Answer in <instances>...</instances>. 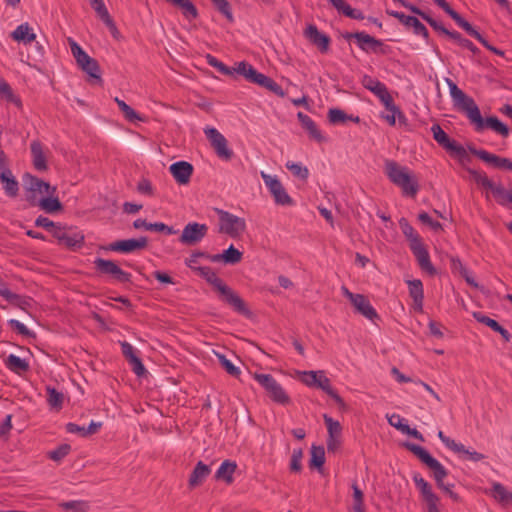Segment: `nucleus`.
I'll list each match as a JSON object with an SVG mask.
<instances>
[{"label": "nucleus", "mask_w": 512, "mask_h": 512, "mask_svg": "<svg viewBox=\"0 0 512 512\" xmlns=\"http://www.w3.org/2000/svg\"><path fill=\"white\" fill-rule=\"evenodd\" d=\"M323 419L328 431L327 450L335 453L342 445V427L339 421L334 420L327 414L323 415Z\"/></svg>", "instance_id": "nucleus-15"}, {"label": "nucleus", "mask_w": 512, "mask_h": 512, "mask_svg": "<svg viewBox=\"0 0 512 512\" xmlns=\"http://www.w3.org/2000/svg\"><path fill=\"white\" fill-rule=\"evenodd\" d=\"M90 4L102 21L110 16L103 0H90Z\"/></svg>", "instance_id": "nucleus-62"}, {"label": "nucleus", "mask_w": 512, "mask_h": 512, "mask_svg": "<svg viewBox=\"0 0 512 512\" xmlns=\"http://www.w3.org/2000/svg\"><path fill=\"white\" fill-rule=\"evenodd\" d=\"M417 259L420 268L429 275H435L436 269L430 261V256L423 243L410 248Z\"/></svg>", "instance_id": "nucleus-24"}, {"label": "nucleus", "mask_w": 512, "mask_h": 512, "mask_svg": "<svg viewBox=\"0 0 512 512\" xmlns=\"http://www.w3.org/2000/svg\"><path fill=\"white\" fill-rule=\"evenodd\" d=\"M0 296H2L5 300H7L10 304L24 309L26 305L29 304L28 299L26 297L20 296L16 293H13L9 290L7 285L0 280Z\"/></svg>", "instance_id": "nucleus-30"}, {"label": "nucleus", "mask_w": 512, "mask_h": 512, "mask_svg": "<svg viewBox=\"0 0 512 512\" xmlns=\"http://www.w3.org/2000/svg\"><path fill=\"white\" fill-rule=\"evenodd\" d=\"M206 60L210 66L216 68L220 73L224 75H233V68L226 66L223 62L219 61L211 54L206 55Z\"/></svg>", "instance_id": "nucleus-53"}, {"label": "nucleus", "mask_w": 512, "mask_h": 512, "mask_svg": "<svg viewBox=\"0 0 512 512\" xmlns=\"http://www.w3.org/2000/svg\"><path fill=\"white\" fill-rule=\"evenodd\" d=\"M70 449L71 447L68 444L60 445L58 448L48 453L49 458L54 461H60L69 454Z\"/></svg>", "instance_id": "nucleus-60"}, {"label": "nucleus", "mask_w": 512, "mask_h": 512, "mask_svg": "<svg viewBox=\"0 0 512 512\" xmlns=\"http://www.w3.org/2000/svg\"><path fill=\"white\" fill-rule=\"evenodd\" d=\"M325 463V450L323 446L311 447V458L309 461L310 468H317L320 470Z\"/></svg>", "instance_id": "nucleus-42"}, {"label": "nucleus", "mask_w": 512, "mask_h": 512, "mask_svg": "<svg viewBox=\"0 0 512 512\" xmlns=\"http://www.w3.org/2000/svg\"><path fill=\"white\" fill-rule=\"evenodd\" d=\"M297 118L300 121L302 127L309 133L310 138L317 142H322L324 140L323 135L318 129L315 122L303 112H298Z\"/></svg>", "instance_id": "nucleus-29"}, {"label": "nucleus", "mask_w": 512, "mask_h": 512, "mask_svg": "<svg viewBox=\"0 0 512 512\" xmlns=\"http://www.w3.org/2000/svg\"><path fill=\"white\" fill-rule=\"evenodd\" d=\"M69 44L73 57L82 71L89 75L90 81L102 83L101 69L98 61L90 57L81 46L73 39L69 38Z\"/></svg>", "instance_id": "nucleus-5"}, {"label": "nucleus", "mask_w": 512, "mask_h": 512, "mask_svg": "<svg viewBox=\"0 0 512 512\" xmlns=\"http://www.w3.org/2000/svg\"><path fill=\"white\" fill-rule=\"evenodd\" d=\"M319 377H322L321 382L318 383V386L316 388H319L326 392L329 396H331L335 402L339 405L340 408L345 407V404L342 400V398L333 390V388L330 385V380L326 377L324 371L320 370Z\"/></svg>", "instance_id": "nucleus-39"}, {"label": "nucleus", "mask_w": 512, "mask_h": 512, "mask_svg": "<svg viewBox=\"0 0 512 512\" xmlns=\"http://www.w3.org/2000/svg\"><path fill=\"white\" fill-rule=\"evenodd\" d=\"M409 287V295L413 299L414 308L421 312L423 309L424 291L423 284L420 280H409L407 281Z\"/></svg>", "instance_id": "nucleus-28"}, {"label": "nucleus", "mask_w": 512, "mask_h": 512, "mask_svg": "<svg viewBox=\"0 0 512 512\" xmlns=\"http://www.w3.org/2000/svg\"><path fill=\"white\" fill-rule=\"evenodd\" d=\"M257 72L251 64L245 61L239 62L236 64V67H233V75L235 73L242 75L250 83L253 82Z\"/></svg>", "instance_id": "nucleus-41"}, {"label": "nucleus", "mask_w": 512, "mask_h": 512, "mask_svg": "<svg viewBox=\"0 0 512 512\" xmlns=\"http://www.w3.org/2000/svg\"><path fill=\"white\" fill-rule=\"evenodd\" d=\"M47 392V401L49 405L53 408H61L64 401V395L62 392H59L54 387L47 386L46 387Z\"/></svg>", "instance_id": "nucleus-48"}, {"label": "nucleus", "mask_w": 512, "mask_h": 512, "mask_svg": "<svg viewBox=\"0 0 512 512\" xmlns=\"http://www.w3.org/2000/svg\"><path fill=\"white\" fill-rule=\"evenodd\" d=\"M400 228L403 234L407 237L410 242V248L422 243V240L414 228L409 224L407 219L401 218L399 221Z\"/></svg>", "instance_id": "nucleus-38"}, {"label": "nucleus", "mask_w": 512, "mask_h": 512, "mask_svg": "<svg viewBox=\"0 0 512 512\" xmlns=\"http://www.w3.org/2000/svg\"><path fill=\"white\" fill-rule=\"evenodd\" d=\"M385 171L391 182L402 189L404 195L414 197L417 194L419 190L418 182L411 176L406 167H401L397 162L391 160L386 161Z\"/></svg>", "instance_id": "nucleus-4"}, {"label": "nucleus", "mask_w": 512, "mask_h": 512, "mask_svg": "<svg viewBox=\"0 0 512 512\" xmlns=\"http://www.w3.org/2000/svg\"><path fill=\"white\" fill-rule=\"evenodd\" d=\"M387 13L390 16L398 19L403 25L412 27L415 34L422 35L425 39H428L429 32L427 28L418 20V18L414 16H407L404 13L398 11H387Z\"/></svg>", "instance_id": "nucleus-22"}, {"label": "nucleus", "mask_w": 512, "mask_h": 512, "mask_svg": "<svg viewBox=\"0 0 512 512\" xmlns=\"http://www.w3.org/2000/svg\"><path fill=\"white\" fill-rule=\"evenodd\" d=\"M385 108L389 111L388 114L383 115V118L391 125H395L396 117H398L400 122H405L406 118L404 114L400 111V109L395 105L393 98L391 97V105L385 106Z\"/></svg>", "instance_id": "nucleus-45"}, {"label": "nucleus", "mask_w": 512, "mask_h": 512, "mask_svg": "<svg viewBox=\"0 0 512 512\" xmlns=\"http://www.w3.org/2000/svg\"><path fill=\"white\" fill-rule=\"evenodd\" d=\"M59 507L68 512H87L89 505L86 501L73 500L62 502Z\"/></svg>", "instance_id": "nucleus-49"}, {"label": "nucleus", "mask_w": 512, "mask_h": 512, "mask_svg": "<svg viewBox=\"0 0 512 512\" xmlns=\"http://www.w3.org/2000/svg\"><path fill=\"white\" fill-rule=\"evenodd\" d=\"M219 217V232L233 239L239 238L246 230V221L228 211L216 209Z\"/></svg>", "instance_id": "nucleus-7"}, {"label": "nucleus", "mask_w": 512, "mask_h": 512, "mask_svg": "<svg viewBox=\"0 0 512 512\" xmlns=\"http://www.w3.org/2000/svg\"><path fill=\"white\" fill-rule=\"evenodd\" d=\"M211 470L208 465L199 461L194 467L188 480V486L190 489H194L204 483L206 478L209 476Z\"/></svg>", "instance_id": "nucleus-26"}, {"label": "nucleus", "mask_w": 512, "mask_h": 512, "mask_svg": "<svg viewBox=\"0 0 512 512\" xmlns=\"http://www.w3.org/2000/svg\"><path fill=\"white\" fill-rule=\"evenodd\" d=\"M9 326L16 330L20 335L26 336V337H35V334L30 331L23 323L16 319H11L8 321Z\"/></svg>", "instance_id": "nucleus-63"}, {"label": "nucleus", "mask_w": 512, "mask_h": 512, "mask_svg": "<svg viewBox=\"0 0 512 512\" xmlns=\"http://www.w3.org/2000/svg\"><path fill=\"white\" fill-rule=\"evenodd\" d=\"M354 512H366L363 492L354 486Z\"/></svg>", "instance_id": "nucleus-64"}, {"label": "nucleus", "mask_w": 512, "mask_h": 512, "mask_svg": "<svg viewBox=\"0 0 512 512\" xmlns=\"http://www.w3.org/2000/svg\"><path fill=\"white\" fill-rule=\"evenodd\" d=\"M170 5L181 10L183 16L187 19H196L198 10L190 0H165Z\"/></svg>", "instance_id": "nucleus-32"}, {"label": "nucleus", "mask_w": 512, "mask_h": 512, "mask_svg": "<svg viewBox=\"0 0 512 512\" xmlns=\"http://www.w3.org/2000/svg\"><path fill=\"white\" fill-rule=\"evenodd\" d=\"M253 378L262 386L268 397L280 405H288L291 402L289 395L283 387L270 374L255 373Z\"/></svg>", "instance_id": "nucleus-6"}, {"label": "nucleus", "mask_w": 512, "mask_h": 512, "mask_svg": "<svg viewBox=\"0 0 512 512\" xmlns=\"http://www.w3.org/2000/svg\"><path fill=\"white\" fill-rule=\"evenodd\" d=\"M354 40L358 47L366 53L387 55L390 52L388 45L365 32H354Z\"/></svg>", "instance_id": "nucleus-11"}, {"label": "nucleus", "mask_w": 512, "mask_h": 512, "mask_svg": "<svg viewBox=\"0 0 512 512\" xmlns=\"http://www.w3.org/2000/svg\"><path fill=\"white\" fill-rule=\"evenodd\" d=\"M10 36L13 40L23 44H29L36 39V34L27 22L17 26Z\"/></svg>", "instance_id": "nucleus-27"}, {"label": "nucleus", "mask_w": 512, "mask_h": 512, "mask_svg": "<svg viewBox=\"0 0 512 512\" xmlns=\"http://www.w3.org/2000/svg\"><path fill=\"white\" fill-rule=\"evenodd\" d=\"M403 447L413 453L424 465H426L433 473V477L436 481L438 488L443 490L454 502H460L461 498L457 493L452 491L453 484L445 485L443 480L447 476V470L445 467L430 453L417 444L411 442H404Z\"/></svg>", "instance_id": "nucleus-3"}, {"label": "nucleus", "mask_w": 512, "mask_h": 512, "mask_svg": "<svg viewBox=\"0 0 512 512\" xmlns=\"http://www.w3.org/2000/svg\"><path fill=\"white\" fill-rule=\"evenodd\" d=\"M465 31L470 35L471 37H474L477 39L485 48H487L489 51L493 52L496 55L503 56L504 52L500 49L490 45L488 41L470 24Z\"/></svg>", "instance_id": "nucleus-46"}, {"label": "nucleus", "mask_w": 512, "mask_h": 512, "mask_svg": "<svg viewBox=\"0 0 512 512\" xmlns=\"http://www.w3.org/2000/svg\"><path fill=\"white\" fill-rule=\"evenodd\" d=\"M215 7L218 9L220 13H222L228 21H233V15L231 12L230 4L227 0H212Z\"/></svg>", "instance_id": "nucleus-59"}, {"label": "nucleus", "mask_w": 512, "mask_h": 512, "mask_svg": "<svg viewBox=\"0 0 512 512\" xmlns=\"http://www.w3.org/2000/svg\"><path fill=\"white\" fill-rule=\"evenodd\" d=\"M306 38L315 46H317L321 52H326L329 48L330 38L321 33L315 25H308L305 30Z\"/></svg>", "instance_id": "nucleus-25"}, {"label": "nucleus", "mask_w": 512, "mask_h": 512, "mask_svg": "<svg viewBox=\"0 0 512 512\" xmlns=\"http://www.w3.org/2000/svg\"><path fill=\"white\" fill-rule=\"evenodd\" d=\"M492 490L494 493V497L498 499L500 502H505L508 499H510V495L512 493H509L506 488L500 484V483H494L492 486Z\"/></svg>", "instance_id": "nucleus-61"}, {"label": "nucleus", "mask_w": 512, "mask_h": 512, "mask_svg": "<svg viewBox=\"0 0 512 512\" xmlns=\"http://www.w3.org/2000/svg\"><path fill=\"white\" fill-rule=\"evenodd\" d=\"M303 458V450L301 448L294 449L291 455L290 460V471L294 473H299L302 470V461Z\"/></svg>", "instance_id": "nucleus-54"}, {"label": "nucleus", "mask_w": 512, "mask_h": 512, "mask_svg": "<svg viewBox=\"0 0 512 512\" xmlns=\"http://www.w3.org/2000/svg\"><path fill=\"white\" fill-rule=\"evenodd\" d=\"M434 140L447 152L461 159L468 157L466 149L451 139L439 124H433L431 127Z\"/></svg>", "instance_id": "nucleus-9"}, {"label": "nucleus", "mask_w": 512, "mask_h": 512, "mask_svg": "<svg viewBox=\"0 0 512 512\" xmlns=\"http://www.w3.org/2000/svg\"><path fill=\"white\" fill-rule=\"evenodd\" d=\"M30 149L35 169L45 171L47 169V163L42 144L39 141H33L30 145Z\"/></svg>", "instance_id": "nucleus-31"}, {"label": "nucleus", "mask_w": 512, "mask_h": 512, "mask_svg": "<svg viewBox=\"0 0 512 512\" xmlns=\"http://www.w3.org/2000/svg\"><path fill=\"white\" fill-rule=\"evenodd\" d=\"M467 172L470 174L471 178L478 184L481 185L483 188L490 190L493 188L494 182L491 181L486 173L479 172L477 170L467 168Z\"/></svg>", "instance_id": "nucleus-47"}, {"label": "nucleus", "mask_w": 512, "mask_h": 512, "mask_svg": "<svg viewBox=\"0 0 512 512\" xmlns=\"http://www.w3.org/2000/svg\"><path fill=\"white\" fill-rule=\"evenodd\" d=\"M444 81L450 89V95L455 108L466 115L477 132L488 128L504 138L509 136V128L506 124L501 122L496 116H490L484 119L478 105L472 97L465 94L450 78H445Z\"/></svg>", "instance_id": "nucleus-1"}, {"label": "nucleus", "mask_w": 512, "mask_h": 512, "mask_svg": "<svg viewBox=\"0 0 512 512\" xmlns=\"http://www.w3.org/2000/svg\"><path fill=\"white\" fill-rule=\"evenodd\" d=\"M236 467L237 465L235 462L225 460L216 471L215 477L217 479H222L227 483H231L233 481V473L235 472Z\"/></svg>", "instance_id": "nucleus-37"}, {"label": "nucleus", "mask_w": 512, "mask_h": 512, "mask_svg": "<svg viewBox=\"0 0 512 512\" xmlns=\"http://www.w3.org/2000/svg\"><path fill=\"white\" fill-rule=\"evenodd\" d=\"M0 179L3 182L5 193L9 197H16L18 195V182L15 177L12 175L10 170L2 171L0 174Z\"/></svg>", "instance_id": "nucleus-33"}, {"label": "nucleus", "mask_w": 512, "mask_h": 512, "mask_svg": "<svg viewBox=\"0 0 512 512\" xmlns=\"http://www.w3.org/2000/svg\"><path fill=\"white\" fill-rule=\"evenodd\" d=\"M204 133L219 158L226 161L232 159L233 151L228 147L226 138L216 128L206 127Z\"/></svg>", "instance_id": "nucleus-13"}, {"label": "nucleus", "mask_w": 512, "mask_h": 512, "mask_svg": "<svg viewBox=\"0 0 512 512\" xmlns=\"http://www.w3.org/2000/svg\"><path fill=\"white\" fill-rule=\"evenodd\" d=\"M208 233V226L198 222L187 223L179 237V242L185 246H194L200 243Z\"/></svg>", "instance_id": "nucleus-12"}, {"label": "nucleus", "mask_w": 512, "mask_h": 512, "mask_svg": "<svg viewBox=\"0 0 512 512\" xmlns=\"http://www.w3.org/2000/svg\"><path fill=\"white\" fill-rule=\"evenodd\" d=\"M490 191L499 205L507 206L509 203L512 204V190H507L502 184L494 183Z\"/></svg>", "instance_id": "nucleus-35"}, {"label": "nucleus", "mask_w": 512, "mask_h": 512, "mask_svg": "<svg viewBox=\"0 0 512 512\" xmlns=\"http://www.w3.org/2000/svg\"><path fill=\"white\" fill-rule=\"evenodd\" d=\"M433 2L443 9L462 29L465 30L470 25L457 11L451 8L446 0H433Z\"/></svg>", "instance_id": "nucleus-34"}, {"label": "nucleus", "mask_w": 512, "mask_h": 512, "mask_svg": "<svg viewBox=\"0 0 512 512\" xmlns=\"http://www.w3.org/2000/svg\"><path fill=\"white\" fill-rule=\"evenodd\" d=\"M5 365L10 371L19 375L29 370L28 362L14 354H10L5 359Z\"/></svg>", "instance_id": "nucleus-36"}, {"label": "nucleus", "mask_w": 512, "mask_h": 512, "mask_svg": "<svg viewBox=\"0 0 512 512\" xmlns=\"http://www.w3.org/2000/svg\"><path fill=\"white\" fill-rule=\"evenodd\" d=\"M96 271L100 275H108L113 280L120 283L131 282V274L122 270L118 264L113 260H107L103 258H96L94 260Z\"/></svg>", "instance_id": "nucleus-10"}, {"label": "nucleus", "mask_w": 512, "mask_h": 512, "mask_svg": "<svg viewBox=\"0 0 512 512\" xmlns=\"http://www.w3.org/2000/svg\"><path fill=\"white\" fill-rule=\"evenodd\" d=\"M413 480L420 490L422 497L433 493L431 485L420 474H415Z\"/></svg>", "instance_id": "nucleus-56"}, {"label": "nucleus", "mask_w": 512, "mask_h": 512, "mask_svg": "<svg viewBox=\"0 0 512 512\" xmlns=\"http://www.w3.org/2000/svg\"><path fill=\"white\" fill-rule=\"evenodd\" d=\"M35 225L37 227H42V228L46 229L53 235V231H55L59 227L60 223H55L52 220H50L48 217L39 216L35 220Z\"/></svg>", "instance_id": "nucleus-58"}, {"label": "nucleus", "mask_w": 512, "mask_h": 512, "mask_svg": "<svg viewBox=\"0 0 512 512\" xmlns=\"http://www.w3.org/2000/svg\"><path fill=\"white\" fill-rule=\"evenodd\" d=\"M218 359L222 367L226 370L228 374L234 377H238L240 375V369L236 367L230 360H228L224 355L217 354Z\"/></svg>", "instance_id": "nucleus-57"}, {"label": "nucleus", "mask_w": 512, "mask_h": 512, "mask_svg": "<svg viewBox=\"0 0 512 512\" xmlns=\"http://www.w3.org/2000/svg\"><path fill=\"white\" fill-rule=\"evenodd\" d=\"M286 168L295 176L302 180H306L309 175L308 168L299 163L287 162Z\"/></svg>", "instance_id": "nucleus-52"}, {"label": "nucleus", "mask_w": 512, "mask_h": 512, "mask_svg": "<svg viewBox=\"0 0 512 512\" xmlns=\"http://www.w3.org/2000/svg\"><path fill=\"white\" fill-rule=\"evenodd\" d=\"M469 150L474 156L495 168L512 171V161L509 158L500 157L498 155L489 153L486 150L476 149L474 147H469Z\"/></svg>", "instance_id": "nucleus-18"}, {"label": "nucleus", "mask_w": 512, "mask_h": 512, "mask_svg": "<svg viewBox=\"0 0 512 512\" xmlns=\"http://www.w3.org/2000/svg\"><path fill=\"white\" fill-rule=\"evenodd\" d=\"M115 102L117 103L119 109L124 114L125 118L130 121L134 122L136 120H143L134 109H132L128 104H126L123 100L119 99L118 97L115 98Z\"/></svg>", "instance_id": "nucleus-51"}, {"label": "nucleus", "mask_w": 512, "mask_h": 512, "mask_svg": "<svg viewBox=\"0 0 512 512\" xmlns=\"http://www.w3.org/2000/svg\"><path fill=\"white\" fill-rule=\"evenodd\" d=\"M362 83L365 88L372 91L381 100L384 106L391 105V95L382 82L370 76H364Z\"/></svg>", "instance_id": "nucleus-20"}, {"label": "nucleus", "mask_w": 512, "mask_h": 512, "mask_svg": "<svg viewBox=\"0 0 512 512\" xmlns=\"http://www.w3.org/2000/svg\"><path fill=\"white\" fill-rule=\"evenodd\" d=\"M354 310L368 321L378 326V322L381 318L365 295L354 294Z\"/></svg>", "instance_id": "nucleus-16"}, {"label": "nucleus", "mask_w": 512, "mask_h": 512, "mask_svg": "<svg viewBox=\"0 0 512 512\" xmlns=\"http://www.w3.org/2000/svg\"><path fill=\"white\" fill-rule=\"evenodd\" d=\"M225 257V264L235 265L241 262L243 253L239 251L234 245H230L228 249L223 251Z\"/></svg>", "instance_id": "nucleus-50"}, {"label": "nucleus", "mask_w": 512, "mask_h": 512, "mask_svg": "<svg viewBox=\"0 0 512 512\" xmlns=\"http://www.w3.org/2000/svg\"><path fill=\"white\" fill-rule=\"evenodd\" d=\"M408 9L416 14L419 15L423 20H425L435 31L440 32L444 35H447L448 29H446L440 22L436 21L432 17H430L428 14L423 12L421 9H419L416 6H408Z\"/></svg>", "instance_id": "nucleus-40"}, {"label": "nucleus", "mask_w": 512, "mask_h": 512, "mask_svg": "<svg viewBox=\"0 0 512 512\" xmlns=\"http://www.w3.org/2000/svg\"><path fill=\"white\" fill-rule=\"evenodd\" d=\"M169 171L179 185H186L190 182L194 168L187 161H178L170 165Z\"/></svg>", "instance_id": "nucleus-19"}, {"label": "nucleus", "mask_w": 512, "mask_h": 512, "mask_svg": "<svg viewBox=\"0 0 512 512\" xmlns=\"http://www.w3.org/2000/svg\"><path fill=\"white\" fill-rule=\"evenodd\" d=\"M122 354L125 359L132 366L133 372L141 377L146 373V369L141 361V359L137 356L135 349L133 346L127 341L120 342Z\"/></svg>", "instance_id": "nucleus-21"}, {"label": "nucleus", "mask_w": 512, "mask_h": 512, "mask_svg": "<svg viewBox=\"0 0 512 512\" xmlns=\"http://www.w3.org/2000/svg\"><path fill=\"white\" fill-rule=\"evenodd\" d=\"M197 274L204 278L218 293L220 300L231 306L237 313L248 316L250 311L244 300L229 287L216 272L209 266H201L196 268Z\"/></svg>", "instance_id": "nucleus-2"}, {"label": "nucleus", "mask_w": 512, "mask_h": 512, "mask_svg": "<svg viewBox=\"0 0 512 512\" xmlns=\"http://www.w3.org/2000/svg\"><path fill=\"white\" fill-rule=\"evenodd\" d=\"M148 245L146 237L138 239H124L110 243L105 249L115 252L131 253L137 250L145 249Z\"/></svg>", "instance_id": "nucleus-17"}, {"label": "nucleus", "mask_w": 512, "mask_h": 512, "mask_svg": "<svg viewBox=\"0 0 512 512\" xmlns=\"http://www.w3.org/2000/svg\"><path fill=\"white\" fill-rule=\"evenodd\" d=\"M261 177L278 205H292L293 200L276 176L261 172Z\"/></svg>", "instance_id": "nucleus-14"}, {"label": "nucleus", "mask_w": 512, "mask_h": 512, "mask_svg": "<svg viewBox=\"0 0 512 512\" xmlns=\"http://www.w3.org/2000/svg\"><path fill=\"white\" fill-rule=\"evenodd\" d=\"M438 438L442 441V443L452 450L455 453H459L460 451H464V445L461 443H457L455 440L447 437L442 431L438 432Z\"/></svg>", "instance_id": "nucleus-55"}, {"label": "nucleus", "mask_w": 512, "mask_h": 512, "mask_svg": "<svg viewBox=\"0 0 512 512\" xmlns=\"http://www.w3.org/2000/svg\"><path fill=\"white\" fill-rule=\"evenodd\" d=\"M328 120L332 125H342L352 121V115H348L341 109L331 108L328 111Z\"/></svg>", "instance_id": "nucleus-43"}, {"label": "nucleus", "mask_w": 512, "mask_h": 512, "mask_svg": "<svg viewBox=\"0 0 512 512\" xmlns=\"http://www.w3.org/2000/svg\"><path fill=\"white\" fill-rule=\"evenodd\" d=\"M24 185L29 191L40 194L54 195L56 192V187L30 174L24 176Z\"/></svg>", "instance_id": "nucleus-23"}, {"label": "nucleus", "mask_w": 512, "mask_h": 512, "mask_svg": "<svg viewBox=\"0 0 512 512\" xmlns=\"http://www.w3.org/2000/svg\"><path fill=\"white\" fill-rule=\"evenodd\" d=\"M39 206L46 213H55L62 210V204L57 197L48 195L39 201Z\"/></svg>", "instance_id": "nucleus-44"}, {"label": "nucleus", "mask_w": 512, "mask_h": 512, "mask_svg": "<svg viewBox=\"0 0 512 512\" xmlns=\"http://www.w3.org/2000/svg\"><path fill=\"white\" fill-rule=\"evenodd\" d=\"M53 237L58 241L59 245L70 250L80 249L84 245L85 240L84 234L77 227L61 224L53 231Z\"/></svg>", "instance_id": "nucleus-8"}]
</instances>
